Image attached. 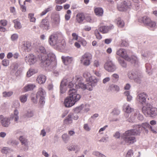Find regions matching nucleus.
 <instances>
[{
    "label": "nucleus",
    "mask_w": 157,
    "mask_h": 157,
    "mask_svg": "<svg viewBox=\"0 0 157 157\" xmlns=\"http://www.w3.org/2000/svg\"><path fill=\"white\" fill-rule=\"evenodd\" d=\"M125 60L130 62L132 63H134L135 65L138 64V59L137 57L134 56H131L130 57L127 56Z\"/></svg>",
    "instance_id": "6ab92c4d"
},
{
    "label": "nucleus",
    "mask_w": 157,
    "mask_h": 157,
    "mask_svg": "<svg viewBox=\"0 0 157 157\" xmlns=\"http://www.w3.org/2000/svg\"><path fill=\"white\" fill-rule=\"evenodd\" d=\"M28 95L25 94L21 95L20 97V99L21 102L25 103L27 100Z\"/></svg>",
    "instance_id": "79ce46f5"
},
{
    "label": "nucleus",
    "mask_w": 157,
    "mask_h": 157,
    "mask_svg": "<svg viewBox=\"0 0 157 157\" xmlns=\"http://www.w3.org/2000/svg\"><path fill=\"white\" fill-rule=\"evenodd\" d=\"M142 111L145 114H146L151 117H155L157 115V108L153 106L149 103H147L146 105L143 106Z\"/></svg>",
    "instance_id": "20e7f679"
},
{
    "label": "nucleus",
    "mask_w": 157,
    "mask_h": 157,
    "mask_svg": "<svg viewBox=\"0 0 157 157\" xmlns=\"http://www.w3.org/2000/svg\"><path fill=\"white\" fill-rule=\"evenodd\" d=\"M124 108L125 112L127 113H131L134 110L132 108L128 105L126 106Z\"/></svg>",
    "instance_id": "ea45409f"
},
{
    "label": "nucleus",
    "mask_w": 157,
    "mask_h": 157,
    "mask_svg": "<svg viewBox=\"0 0 157 157\" xmlns=\"http://www.w3.org/2000/svg\"><path fill=\"white\" fill-rule=\"evenodd\" d=\"M92 58L91 54L90 53L86 52L81 57L80 61L83 65L88 66L90 64Z\"/></svg>",
    "instance_id": "6e6552de"
},
{
    "label": "nucleus",
    "mask_w": 157,
    "mask_h": 157,
    "mask_svg": "<svg viewBox=\"0 0 157 157\" xmlns=\"http://www.w3.org/2000/svg\"><path fill=\"white\" fill-rule=\"evenodd\" d=\"M120 113V111L117 108H114L113 110L112 113L113 115H118Z\"/></svg>",
    "instance_id": "6e6d98bb"
},
{
    "label": "nucleus",
    "mask_w": 157,
    "mask_h": 157,
    "mask_svg": "<svg viewBox=\"0 0 157 157\" xmlns=\"http://www.w3.org/2000/svg\"><path fill=\"white\" fill-rule=\"evenodd\" d=\"M109 89L112 91L118 92L120 90L119 87L116 85L114 84H111L109 86Z\"/></svg>",
    "instance_id": "72a5a7b5"
},
{
    "label": "nucleus",
    "mask_w": 157,
    "mask_h": 157,
    "mask_svg": "<svg viewBox=\"0 0 157 157\" xmlns=\"http://www.w3.org/2000/svg\"><path fill=\"white\" fill-rule=\"evenodd\" d=\"M61 59L65 65L71 63L73 60V58L69 56L65 57L63 56H62Z\"/></svg>",
    "instance_id": "412c9836"
},
{
    "label": "nucleus",
    "mask_w": 157,
    "mask_h": 157,
    "mask_svg": "<svg viewBox=\"0 0 157 157\" xmlns=\"http://www.w3.org/2000/svg\"><path fill=\"white\" fill-rule=\"evenodd\" d=\"M85 18V16L82 13H78L76 16V20L79 23H82Z\"/></svg>",
    "instance_id": "bb28decb"
},
{
    "label": "nucleus",
    "mask_w": 157,
    "mask_h": 157,
    "mask_svg": "<svg viewBox=\"0 0 157 157\" xmlns=\"http://www.w3.org/2000/svg\"><path fill=\"white\" fill-rule=\"evenodd\" d=\"M98 79L95 77L92 76L90 78L89 81L90 82V85L91 86L92 88L93 89V87H95L97 85L98 82Z\"/></svg>",
    "instance_id": "5701e85b"
},
{
    "label": "nucleus",
    "mask_w": 157,
    "mask_h": 157,
    "mask_svg": "<svg viewBox=\"0 0 157 157\" xmlns=\"http://www.w3.org/2000/svg\"><path fill=\"white\" fill-rule=\"evenodd\" d=\"M51 18L53 24L55 25L59 24L60 22V17L59 14L57 13H53L51 16Z\"/></svg>",
    "instance_id": "f3484780"
},
{
    "label": "nucleus",
    "mask_w": 157,
    "mask_h": 157,
    "mask_svg": "<svg viewBox=\"0 0 157 157\" xmlns=\"http://www.w3.org/2000/svg\"><path fill=\"white\" fill-rule=\"evenodd\" d=\"M75 80H76L75 87L76 89L81 88L83 90L87 89L90 91L93 90L90 83L84 84L82 78L80 77H76Z\"/></svg>",
    "instance_id": "39448f33"
},
{
    "label": "nucleus",
    "mask_w": 157,
    "mask_h": 157,
    "mask_svg": "<svg viewBox=\"0 0 157 157\" xmlns=\"http://www.w3.org/2000/svg\"><path fill=\"white\" fill-rule=\"evenodd\" d=\"M19 140H20L22 145H24L26 147L24 148L25 151L27 150L28 149L27 140L24 138L22 136H20L19 137Z\"/></svg>",
    "instance_id": "393cba45"
},
{
    "label": "nucleus",
    "mask_w": 157,
    "mask_h": 157,
    "mask_svg": "<svg viewBox=\"0 0 157 157\" xmlns=\"http://www.w3.org/2000/svg\"><path fill=\"white\" fill-rule=\"evenodd\" d=\"M128 40H122L121 45L122 46L127 47L128 45Z\"/></svg>",
    "instance_id": "69168bd1"
},
{
    "label": "nucleus",
    "mask_w": 157,
    "mask_h": 157,
    "mask_svg": "<svg viewBox=\"0 0 157 157\" xmlns=\"http://www.w3.org/2000/svg\"><path fill=\"white\" fill-rule=\"evenodd\" d=\"M38 52L40 53V54L38 55V58L39 60L40 56H43V54H46L45 48L43 46H40L38 49Z\"/></svg>",
    "instance_id": "c756f323"
},
{
    "label": "nucleus",
    "mask_w": 157,
    "mask_h": 157,
    "mask_svg": "<svg viewBox=\"0 0 157 157\" xmlns=\"http://www.w3.org/2000/svg\"><path fill=\"white\" fill-rule=\"evenodd\" d=\"M35 87V86L33 84H29L24 87V90L25 92L28 91L33 90Z\"/></svg>",
    "instance_id": "473e14b6"
},
{
    "label": "nucleus",
    "mask_w": 157,
    "mask_h": 157,
    "mask_svg": "<svg viewBox=\"0 0 157 157\" xmlns=\"http://www.w3.org/2000/svg\"><path fill=\"white\" fill-rule=\"evenodd\" d=\"M31 2V0H25L24 2L23 5H21V8L23 10H26V2H28L30 3Z\"/></svg>",
    "instance_id": "680f3d73"
},
{
    "label": "nucleus",
    "mask_w": 157,
    "mask_h": 157,
    "mask_svg": "<svg viewBox=\"0 0 157 157\" xmlns=\"http://www.w3.org/2000/svg\"><path fill=\"white\" fill-rule=\"evenodd\" d=\"M109 137L107 135H106L105 137H102L99 140V142H106L108 141V140Z\"/></svg>",
    "instance_id": "774afa93"
},
{
    "label": "nucleus",
    "mask_w": 157,
    "mask_h": 157,
    "mask_svg": "<svg viewBox=\"0 0 157 157\" xmlns=\"http://www.w3.org/2000/svg\"><path fill=\"white\" fill-rule=\"evenodd\" d=\"M136 76V75L134 72H130L128 73V77L129 78L131 79H133Z\"/></svg>",
    "instance_id": "5fc2aeb1"
},
{
    "label": "nucleus",
    "mask_w": 157,
    "mask_h": 157,
    "mask_svg": "<svg viewBox=\"0 0 157 157\" xmlns=\"http://www.w3.org/2000/svg\"><path fill=\"white\" fill-rule=\"evenodd\" d=\"M77 90L74 89H69L68 92L69 96L64 100L65 107H70L73 105L81 98V95L77 93Z\"/></svg>",
    "instance_id": "f03ea898"
},
{
    "label": "nucleus",
    "mask_w": 157,
    "mask_h": 157,
    "mask_svg": "<svg viewBox=\"0 0 157 157\" xmlns=\"http://www.w3.org/2000/svg\"><path fill=\"white\" fill-rule=\"evenodd\" d=\"M93 154L98 157H106L104 155L98 151H94L93 152Z\"/></svg>",
    "instance_id": "a18cd8bd"
},
{
    "label": "nucleus",
    "mask_w": 157,
    "mask_h": 157,
    "mask_svg": "<svg viewBox=\"0 0 157 157\" xmlns=\"http://www.w3.org/2000/svg\"><path fill=\"white\" fill-rule=\"evenodd\" d=\"M134 116H136V118H137L138 120L142 121L143 119V115L140 113V112L138 110H136L135 112Z\"/></svg>",
    "instance_id": "c9c22d12"
},
{
    "label": "nucleus",
    "mask_w": 157,
    "mask_h": 157,
    "mask_svg": "<svg viewBox=\"0 0 157 157\" xmlns=\"http://www.w3.org/2000/svg\"><path fill=\"white\" fill-rule=\"evenodd\" d=\"M83 105H82L81 106L75 108V111L76 113H79L83 109Z\"/></svg>",
    "instance_id": "052dcab7"
},
{
    "label": "nucleus",
    "mask_w": 157,
    "mask_h": 157,
    "mask_svg": "<svg viewBox=\"0 0 157 157\" xmlns=\"http://www.w3.org/2000/svg\"><path fill=\"white\" fill-rule=\"evenodd\" d=\"M141 125L136 124L133 126V129L126 131L122 135L123 140L127 144H133L136 141V138L133 136H138L140 135L142 131Z\"/></svg>",
    "instance_id": "f257e3e1"
},
{
    "label": "nucleus",
    "mask_w": 157,
    "mask_h": 157,
    "mask_svg": "<svg viewBox=\"0 0 157 157\" xmlns=\"http://www.w3.org/2000/svg\"><path fill=\"white\" fill-rule=\"evenodd\" d=\"M77 146V145H72L71 146L68 147L67 149L69 151H74L75 150Z\"/></svg>",
    "instance_id": "e2e57ef3"
},
{
    "label": "nucleus",
    "mask_w": 157,
    "mask_h": 157,
    "mask_svg": "<svg viewBox=\"0 0 157 157\" xmlns=\"http://www.w3.org/2000/svg\"><path fill=\"white\" fill-rule=\"evenodd\" d=\"M73 116V113H70L64 120L65 123L67 124L72 123Z\"/></svg>",
    "instance_id": "cd10ccee"
},
{
    "label": "nucleus",
    "mask_w": 157,
    "mask_h": 157,
    "mask_svg": "<svg viewBox=\"0 0 157 157\" xmlns=\"http://www.w3.org/2000/svg\"><path fill=\"white\" fill-rule=\"evenodd\" d=\"M83 76L86 78V79L90 78L92 76L91 75L90 73L88 72H85L83 74Z\"/></svg>",
    "instance_id": "de8ad7c7"
},
{
    "label": "nucleus",
    "mask_w": 157,
    "mask_h": 157,
    "mask_svg": "<svg viewBox=\"0 0 157 157\" xmlns=\"http://www.w3.org/2000/svg\"><path fill=\"white\" fill-rule=\"evenodd\" d=\"M25 59L26 63L30 65L34 64L36 61V57L32 54H30L26 56Z\"/></svg>",
    "instance_id": "ddd939ff"
},
{
    "label": "nucleus",
    "mask_w": 157,
    "mask_h": 157,
    "mask_svg": "<svg viewBox=\"0 0 157 157\" xmlns=\"http://www.w3.org/2000/svg\"><path fill=\"white\" fill-rule=\"evenodd\" d=\"M141 125L142 127H144V128H148L154 133H157L156 131L154 129H153V127L148 123L147 122L143 123Z\"/></svg>",
    "instance_id": "c85d7f7f"
},
{
    "label": "nucleus",
    "mask_w": 157,
    "mask_h": 157,
    "mask_svg": "<svg viewBox=\"0 0 157 157\" xmlns=\"http://www.w3.org/2000/svg\"><path fill=\"white\" fill-rule=\"evenodd\" d=\"M104 67L106 70L109 72H113L117 69L115 63L111 60H107L104 65Z\"/></svg>",
    "instance_id": "9d476101"
},
{
    "label": "nucleus",
    "mask_w": 157,
    "mask_h": 157,
    "mask_svg": "<svg viewBox=\"0 0 157 157\" xmlns=\"http://www.w3.org/2000/svg\"><path fill=\"white\" fill-rule=\"evenodd\" d=\"M40 27L46 30L49 29V24L47 20L43 19L40 25Z\"/></svg>",
    "instance_id": "aec40b11"
},
{
    "label": "nucleus",
    "mask_w": 157,
    "mask_h": 157,
    "mask_svg": "<svg viewBox=\"0 0 157 157\" xmlns=\"http://www.w3.org/2000/svg\"><path fill=\"white\" fill-rule=\"evenodd\" d=\"M146 72L150 75L151 74V65L149 63H146L145 64Z\"/></svg>",
    "instance_id": "09e8293b"
},
{
    "label": "nucleus",
    "mask_w": 157,
    "mask_h": 157,
    "mask_svg": "<svg viewBox=\"0 0 157 157\" xmlns=\"http://www.w3.org/2000/svg\"><path fill=\"white\" fill-rule=\"evenodd\" d=\"M19 116L18 115H15L12 114L10 117V118L12 120H13L15 121H17L19 119Z\"/></svg>",
    "instance_id": "0e129e2a"
},
{
    "label": "nucleus",
    "mask_w": 157,
    "mask_h": 157,
    "mask_svg": "<svg viewBox=\"0 0 157 157\" xmlns=\"http://www.w3.org/2000/svg\"><path fill=\"white\" fill-rule=\"evenodd\" d=\"M13 94V92L10 91L9 92L4 91L2 93V96L4 97L7 98L11 96Z\"/></svg>",
    "instance_id": "58836bf2"
},
{
    "label": "nucleus",
    "mask_w": 157,
    "mask_h": 157,
    "mask_svg": "<svg viewBox=\"0 0 157 157\" xmlns=\"http://www.w3.org/2000/svg\"><path fill=\"white\" fill-rule=\"evenodd\" d=\"M138 21L142 22L144 25L150 28H154L156 26L155 21H152L149 17L145 16L138 19Z\"/></svg>",
    "instance_id": "0eeeda50"
},
{
    "label": "nucleus",
    "mask_w": 157,
    "mask_h": 157,
    "mask_svg": "<svg viewBox=\"0 0 157 157\" xmlns=\"http://www.w3.org/2000/svg\"><path fill=\"white\" fill-rule=\"evenodd\" d=\"M142 55L144 59H146V58L148 59L149 58H151V53L149 52H146L144 53H142Z\"/></svg>",
    "instance_id": "a19ab883"
},
{
    "label": "nucleus",
    "mask_w": 157,
    "mask_h": 157,
    "mask_svg": "<svg viewBox=\"0 0 157 157\" xmlns=\"http://www.w3.org/2000/svg\"><path fill=\"white\" fill-rule=\"evenodd\" d=\"M21 48L23 51L28 52L30 51L31 49V43L28 41H23L22 42Z\"/></svg>",
    "instance_id": "2eb2a0df"
},
{
    "label": "nucleus",
    "mask_w": 157,
    "mask_h": 157,
    "mask_svg": "<svg viewBox=\"0 0 157 157\" xmlns=\"http://www.w3.org/2000/svg\"><path fill=\"white\" fill-rule=\"evenodd\" d=\"M117 54L121 56L125 60L128 56L126 50L123 48H121L118 50L117 52Z\"/></svg>",
    "instance_id": "a211bd4d"
},
{
    "label": "nucleus",
    "mask_w": 157,
    "mask_h": 157,
    "mask_svg": "<svg viewBox=\"0 0 157 157\" xmlns=\"http://www.w3.org/2000/svg\"><path fill=\"white\" fill-rule=\"evenodd\" d=\"M96 15L99 17L102 16L103 13V10H94Z\"/></svg>",
    "instance_id": "13d9d810"
},
{
    "label": "nucleus",
    "mask_w": 157,
    "mask_h": 157,
    "mask_svg": "<svg viewBox=\"0 0 157 157\" xmlns=\"http://www.w3.org/2000/svg\"><path fill=\"white\" fill-rule=\"evenodd\" d=\"M9 63V60L7 59H4L2 61V64L5 66H7Z\"/></svg>",
    "instance_id": "338daca9"
},
{
    "label": "nucleus",
    "mask_w": 157,
    "mask_h": 157,
    "mask_svg": "<svg viewBox=\"0 0 157 157\" xmlns=\"http://www.w3.org/2000/svg\"><path fill=\"white\" fill-rule=\"evenodd\" d=\"M111 77L116 82L118 81L119 79V75L116 73L113 74Z\"/></svg>",
    "instance_id": "4d7b16f0"
},
{
    "label": "nucleus",
    "mask_w": 157,
    "mask_h": 157,
    "mask_svg": "<svg viewBox=\"0 0 157 157\" xmlns=\"http://www.w3.org/2000/svg\"><path fill=\"white\" fill-rule=\"evenodd\" d=\"M136 118V116H134V113L132 114L130 117L128 119L127 121L130 122H133L135 121Z\"/></svg>",
    "instance_id": "c03bdc74"
},
{
    "label": "nucleus",
    "mask_w": 157,
    "mask_h": 157,
    "mask_svg": "<svg viewBox=\"0 0 157 157\" xmlns=\"http://www.w3.org/2000/svg\"><path fill=\"white\" fill-rule=\"evenodd\" d=\"M0 122L3 127H8L10 123V119L3 115H0Z\"/></svg>",
    "instance_id": "f8f14e48"
},
{
    "label": "nucleus",
    "mask_w": 157,
    "mask_h": 157,
    "mask_svg": "<svg viewBox=\"0 0 157 157\" xmlns=\"http://www.w3.org/2000/svg\"><path fill=\"white\" fill-rule=\"evenodd\" d=\"M118 61L119 63L122 67L125 68L127 67V64L123 59L121 58H119Z\"/></svg>",
    "instance_id": "e433bc0d"
},
{
    "label": "nucleus",
    "mask_w": 157,
    "mask_h": 157,
    "mask_svg": "<svg viewBox=\"0 0 157 157\" xmlns=\"http://www.w3.org/2000/svg\"><path fill=\"white\" fill-rule=\"evenodd\" d=\"M59 42L56 45L57 47V48L61 50L63 49L66 45L65 41L63 40H61L60 39V41H59Z\"/></svg>",
    "instance_id": "b1692460"
},
{
    "label": "nucleus",
    "mask_w": 157,
    "mask_h": 157,
    "mask_svg": "<svg viewBox=\"0 0 157 157\" xmlns=\"http://www.w3.org/2000/svg\"><path fill=\"white\" fill-rule=\"evenodd\" d=\"M147 95L144 92L140 93L137 97V100L139 103L143 105H147L148 103L147 101Z\"/></svg>",
    "instance_id": "9b49d317"
},
{
    "label": "nucleus",
    "mask_w": 157,
    "mask_h": 157,
    "mask_svg": "<svg viewBox=\"0 0 157 157\" xmlns=\"http://www.w3.org/2000/svg\"><path fill=\"white\" fill-rule=\"evenodd\" d=\"M46 80V77L43 75H40L37 77L36 81L38 82L40 84L44 83Z\"/></svg>",
    "instance_id": "a878e982"
},
{
    "label": "nucleus",
    "mask_w": 157,
    "mask_h": 157,
    "mask_svg": "<svg viewBox=\"0 0 157 157\" xmlns=\"http://www.w3.org/2000/svg\"><path fill=\"white\" fill-rule=\"evenodd\" d=\"M74 79V78H73L72 81H71L69 82L68 83V87L69 88H70V89H74V88H73V87H74V86L75 85L76 82H73V80ZM74 89H75L74 88Z\"/></svg>",
    "instance_id": "8fccbe9b"
},
{
    "label": "nucleus",
    "mask_w": 157,
    "mask_h": 157,
    "mask_svg": "<svg viewBox=\"0 0 157 157\" xmlns=\"http://www.w3.org/2000/svg\"><path fill=\"white\" fill-rule=\"evenodd\" d=\"M94 33L97 39L100 40L101 39L102 36L98 30H96L95 31Z\"/></svg>",
    "instance_id": "49530a36"
},
{
    "label": "nucleus",
    "mask_w": 157,
    "mask_h": 157,
    "mask_svg": "<svg viewBox=\"0 0 157 157\" xmlns=\"http://www.w3.org/2000/svg\"><path fill=\"white\" fill-rule=\"evenodd\" d=\"M36 98H39V102L40 104L43 105L45 102V97L46 96V92L41 88L39 89L36 94Z\"/></svg>",
    "instance_id": "1a4fd4ad"
},
{
    "label": "nucleus",
    "mask_w": 157,
    "mask_h": 157,
    "mask_svg": "<svg viewBox=\"0 0 157 157\" xmlns=\"http://www.w3.org/2000/svg\"><path fill=\"white\" fill-rule=\"evenodd\" d=\"M62 36L61 33H56L51 35L49 37L48 42L50 45L56 46L59 41H60L61 37Z\"/></svg>",
    "instance_id": "423d86ee"
},
{
    "label": "nucleus",
    "mask_w": 157,
    "mask_h": 157,
    "mask_svg": "<svg viewBox=\"0 0 157 157\" xmlns=\"http://www.w3.org/2000/svg\"><path fill=\"white\" fill-rule=\"evenodd\" d=\"M18 35L16 33L13 34L11 37V39L12 41H14L16 40L18 38Z\"/></svg>",
    "instance_id": "bf43d9fd"
},
{
    "label": "nucleus",
    "mask_w": 157,
    "mask_h": 157,
    "mask_svg": "<svg viewBox=\"0 0 157 157\" xmlns=\"http://www.w3.org/2000/svg\"><path fill=\"white\" fill-rule=\"evenodd\" d=\"M131 3L130 1L128 0L123 2L121 5V8L125 10L128 9H131Z\"/></svg>",
    "instance_id": "4be33fe9"
},
{
    "label": "nucleus",
    "mask_w": 157,
    "mask_h": 157,
    "mask_svg": "<svg viewBox=\"0 0 157 157\" xmlns=\"http://www.w3.org/2000/svg\"><path fill=\"white\" fill-rule=\"evenodd\" d=\"M7 144L9 145L15 146L18 145L19 142L18 141L11 139L7 141Z\"/></svg>",
    "instance_id": "2f4dec72"
},
{
    "label": "nucleus",
    "mask_w": 157,
    "mask_h": 157,
    "mask_svg": "<svg viewBox=\"0 0 157 157\" xmlns=\"http://www.w3.org/2000/svg\"><path fill=\"white\" fill-rule=\"evenodd\" d=\"M34 73L33 69H29L27 73V76L28 77H30Z\"/></svg>",
    "instance_id": "3c124183"
},
{
    "label": "nucleus",
    "mask_w": 157,
    "mask_h": 157,
    "mask_svg": "<svg viewBox=\"0 0 157 157\" xmlns=\"http://www.w3.org/2000/svg\"><path fill=\"white\" fill-rule=\"evenodd\" d=\"M13 22L14 24V26L16 29H20L21 28V26L20 23L17 20H13Z\"/></svg>",
    "instance_id": "4c0bfd02"
},
{
    "label": "nucleus",
    "mask_w": 157,
    "mask_h": 157,
    "mask_svg": "<svg viewBox=\"0 0 157 157\" xmlns=\"http://www.w3.org/2000/svg\"><path fill=\"white\" fill-rule=\"evenodd\" d=\"M29 18L31 22H34L36 21V18L34 17V14L29 13Z\"/></svg>",
    "instance_id": "603ef678"
},
{
    "label": "nucleus",
    "mask_w": 157,
    "mask_h": 157,
    "mask_svg": "<svg viewBox=\"0 0 157 157\" xmlns=\"http://www.w3.org/2000/svg\"><path fill=\"white\" fill-rule=\"evenodd\" d=\"M43 56H40V64L42 67H48L51 64L52 61L55 59L56 56L52 52L48 54H43Z\"/></svg>",
    "instance_id": "7ed1b4c3"
},
{
    "label": "nucleus",
    "mask_w": 157,
    "mask_h": 157,
    "mask_svg": "<svg viewBox=\"0 0 157 157\" xmlns=\"http://www.w3.org/2000/svg\"><path fill=\"white\" fill-rule=\"evenodd\" d=\"M62 137L63 140L65 143H67L70 139L69 136L66 133L63 134L62 136Z\"/></svg>",
    "instance_id": "37998d69"
},
{
    "label": "nucleus",
    "mask_w": 157,
    "mask_h": 157,
    "mask_svg": "<svg viewBox=\"0 0 157 157\" xmlns=\"http://www.w3.org/2000/svg\"><path fill=\"white\" fill-rule=\"evenodd\" d=\"M71 13V10H67V14L65 15V18L66 20L68 21L70 19Z\"/></svg>",
    "instance_id": "864d4df0"
},
{
    "label": "nucleus",
    "mask_w": 157,
    "mask_h": 157,
    "mask_svg": "<svg viewBox=\"0 0 157 157\" xmlns=\"http://www.w3.org/2000/svg\"><path fill=\"white\" fill-rule=\"evenodd\" d=\"M68 81L67 79L65 78L61 81L60 86V92L61 93L63 94L65 92Z\"/></svg>",
    "instance_id": "dca6fc26"
},
{
    "label": "nucleus",
    "mask_w": 157,
    "mask_h": 157,
    "mask_svg": "<svg viewBox=\"0 0 157 157\" xmlns=\"http://www.w3.org/2000/svg\"><path fill=\"white\" fill-rule=\"evenodd\" d=\"M114 26L113 24H110L109 26H102L98 28V30L103 33H108L110 30L113 29Z\"/></svg>",
    "instance_id": "4468645a"
},
{
    "label": "nucleus",
    "mask_w": 157,
    "mask_h": 157,
    "mask_svg": "<svg viewBox=\"0 0 157 157\" xmlns=\"http://www.w3.org/2000/svg\"><path fill=\"white\" fill-rule=\"evenodd\" d=\"M116 22L118 27L123 28L124 25V21L121 18L118 17L116 19Z\"/></svg>",
    "instance_id": "7c9ffc66"
},
{
    "label": "nucleus",
    "mask_w": 157,
    "mask_h": 157,
    "mask_svg": "<svg viewBox=\"0 0 157 157\" xmlns=\"http://www.w3.org/2000/svg\"><path fill=\"white\" fill-rule=\"evenodd\" d=\"M34 113L33 111L31 110H28L25 113L24 117H25L30 118L33 117Z\"/></svg>",
    "instance_id": "f704fd0d"
}]
</instances>
